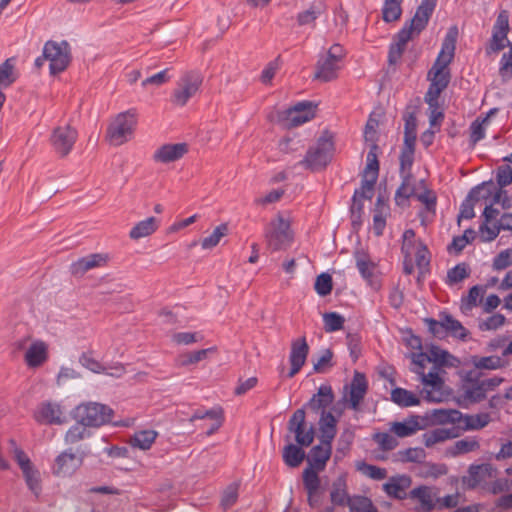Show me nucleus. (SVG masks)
Here are the masks:
<instances>
[{"label":"nucleus","mask_w":512,"mask_h":512,"mask_svg":"<svg viewBox=\"0 0 512 512\" xmlns=\"http://www.w3.org/2000/svg\"><path fill=\"white\" fill-rule=\"evenodd\" d=\"M200 86V72L196 70L184 72L177 80L176 89L172 92V104L176 107H184L198 93Z\"/></svg>","instance_id":"9b49d317"},{"label":"nucleus","mask_w":512,"mask_h":512,"mask_svg":"<svg viewBox=\"0 0 512 512\" xmlns=\"http://www.w3.org/2000/svg\"><path fill=\"white\" fill-rule=\"evenodd\" d=\"M348 507L352 512H378L374 506H372L371 500L365 497H354L353 500L348 502Z\"/></svg>","instance_id":"774afa93"},{"label":"nucleus","mask_w":512,"mask_h":512,"mask_svg":"<svg viewBox=\"0 0 512 512\" xmlns=\"http://www.w3.org/2000/svg\"><path fill=\"white\" fill-rule=\"evenodd\" d=\"M288 430L295 434V442L300 447H308L314 441V428L305 426V410L298 408L288 421Z\"/></svg>","instance_id":"dca6fc26"},{"label":"nucleus","mask_w":512,"mask_h":512,"mask_svg":"<svg viewBox=\"0 0 512 512\" xmlns=\"http://www.w3.org/2000/svg\"><path fill=\"white\" fill-rule=\"evenodd\" d=\"M323 330L328 333H334L342 329L344 317L337 312H327L323 314Z\"/></svg>","instance_id":"4d7b16f0"},{"label":"nucleus","mask_w":512,"mask_h":512,"mask_svg":"<svg viewBox=\"0 0 512 512\" xmlns=\"http://www.w3.org/2000/svg\"><path fill=\"white\" fill-rule=\"evenodd\" d=\"M420 185L423 187V191L414 194V196L418 198L421 204L425 205V211L433 215L435 213V205L437 204V196L424 185V180L420 181Z\"/></svg>","instance_id":"5fc2aeb1"},{"label":"nucleus","mask_w":512,"mask_h":512,"mask_svg":"<svg viewBox=\"0 0 512 512\" xmlns=\"http://www.w3.org/2000/svg\"><path fill=\"white\" fill-rule=\"evenodd\" d=\"M366 391L367 381L365 380V376L360 372H355L352 383H350V393H348V404H350V408L354 410L358 409V405L362 402Z\"/></svg>","instance_id":"bb28decb"},{"label":"nucleus","mask_w":512,"mask_h":512,"mask_svg":"<svg viewBox=\"0 0 512 512\" xmlns=\"http://www.w3.org/2000/svg\"><path fill=\"white\" fill-rule=\"evenodd\" d=\"M421 427L417 421V417H411L406 421L395 422L391 425V431L400 438L409 437L415 434Z\"/></svg>","instance_id":"c03bdc74"},{"label":"nucleus","mask_w":512,"mask_h":512,"mask_svg":"<svg viewBox=\"0 0 512 512\" xmlns=\"http://www.w3.org/2000/svg\"><path fill=\"white\" fill-rule=\"evenodd\" d=\"M170 79L171 75H169V69H163L142 80V88H160L162 85L167 84Z\"/></svg>","instance_id":"bf43d9fd"},{"label":"nucleus","mask_w":512,"mask_h":512,"mask_svg":"<svg viewBox=\"0 0 512 512\" xmlns=\"http://www.w3.org/2000/svg\"><path fill=\"white\" fill-rule=\"evenodd\" d=\"M14 347L15 350L24 351L22 361L31 370H37L47 362L48 344L41 339H33L30 335H26L15 340Z\"/></svg>","instance_id":"0eeeda50"},{"label":"nucleus","mask_w":512,"mask_h":512,"mask_svg":"<svg viewBox=\"0 0 512 512\" xmlns=\"http://www.w3.org/2000/svg\"><path fill=\"white\" fill-rule=\"evenodd\" d=\"M308 355V345L305 337L302 336L291 341V351H290V372H288V377H294L301 367L305 365V361L307 360Z\"/></svg>","instance_id":"412c9836"},{"label":"nucleus","mask_w":512,"mask_h":512,"mask_svg":"<svg viewBox=\"0 0 512 512\" xmlns=\"http://www.w3.org/2000/svg\"><path fill=\"white\" fill-rule=\"evenodd\" d=\"M89 425L74 424L71 428L67 429L65 435H63V443L68 446H74L91 436L89 433Z\"/></svg>","instance_id":"4c0bfd02"},{"label":"nucleus","mask_w":512,"mask_h":512,"mask_svg":"<svg viewBox=\"0 0 512 512\" xmlns=\"http://www.w3.org/2000/svg\"><path fill=\"white\" fill-rule=\"evenodd\" d=\"M320 441H332L337 434V420L330 412L323 411L320 416Z\"/></svg>","instance_id":"f704fd0d"},{"label":"nucleus","mask_w":512,"mask_h":512,"mask_svg":"<svg viewBox=\"0 0 512 512\" xmlns=\"http://www.w3.org/2000/svg\"><path fill=\"white\" fill-rule=\"evenodd\" d=\"M212 352V348L201 349L192 353H185L177 356L176 365L180 367H187L191 365H195L199 361L207 358V354Z\"/></svg>","instance_id":"603ef678"},{"label":"nucleus","mask_w":512,"mask_h":512,"mask_svg":"<svg viewBox=\"0 0 512 512\" xmlns=\"http://www.w3.org/2000/svg\"><path fill=\"white\" fill-rule=\"evenodd\" d=\"M291 222L289 219L281 215L275 217V220L270 222L268 230H266V245L272 251L283 250L291 244Z\"/></svg>","instance_id":"f8f14e48"},{"label":"nucleus","mask_w":512,"mask_h":512,"mask_svg":"<svg viewBox=\"0 0 512 512\" xmlns=\"http://www.w3.org/2000/svg\"><path fill=\"white\" fill-rule=\"evenodd\" d=\"M492 113L493 110L487 112L484 117L476 118L475 121L471 122V125H469V140H471V145H476L478 141L485 138V130L490 124V116Z\"/></svg>","instance_id":"c9c22d12"},{"label":"nucleus","mask_w":512,"mask_h":512,"mask_svg":"<svg viewBox=\"0 0 512 512\" xmlns=\"http://www.w3.org/2000/svg\"><path fill=\"white\" fill-rule=\"evenodd\" d=\"M76 140L77 131L69 124L56 126L51 132V138H49L54 153L62 158L70 154Z\"/></svg>","instance_id":"4468645a"},{"label":"nucleus","mask_w":512,"mask_h":512,"mask_svg":"<svg viewBox=\"0 0 512 512\" xmlns=\"http://www.w3.org/2000/svg\"><path fill=\"white\" fill-rule=\"evenodd\" d=\"M415 195V189L412 186V174L402 175V184L398 186L395 193L396 205H403L411 196Z\"/></svg>","instance_id":"de8ad7c7"},{"label":"nucleus","mask_w":512,"mask_h":512,"mask_svg":"<svg viewBox=\"0 0 512 512\" xmlns=\"http://www.w3.org/2000/svg\"><path fill=\"white\" fill-rule=\"evenodd\" d=\"M357 469L361 471L362 475L369 477L371 480L381 481L387 477L385 468L369 465L364 462L357 465Z\"/></svg>","instance_id":"0e129e2a"},{"label":"nucleus","mask_w":512,"mask_h":512,"mask_svg":"<svg viewBox=\"0 0 512 512\" xmlns=\"http://www.w3.org/2000/svg\"><path fill=\"white\" fill-rule=\"evenodd\" d=\"M157 229H159V220L153 216L147 217L136 222L135 226L129 230V239L138 241L151 236Z\"/></svg>","instance_id":"cd10ccee"},{"label":"nucleus","mask_w":512,"mask_h":512,"mask_svg":"<svg viewBox=\"0 0 512 512\" xmlns=\"http://www.w3.org/2000/svg\"><path fill=\"white\" fill-rule=\"evenodd\" d=\"M456 43V28L450 29L446 37H444L441 51L437 54L436 62L432 68L428 70L427 79L430 81L428 85L425 99L433 101L438 99L440 94L447 88L451 80V74L447 66L453 61L454 44Z\"/></svg>","instance_id":"f257e3e1"},{"label":"nucleus","mask_w":512,"mask_h":512,"mask_svg":"<svg viewBox=\"0 0 512 512\" xmlns=\"http://www.w3.org/2000/svg\"><path fill=\"white\" fill-rule=\"evenodd\" d=\"M157 438V432L153 429L140 430L133 434L129 444L131 447L139 450H149L152 447L153 442Z\"/></svg>","instance_id":"58836bf2"},{"label":"nucleus","mask_w":512,"mask_h":512,"mask_svg":"<svg viewBox=\"0 0 512 512\" xmlns=\"http://www.w3.org/2000/svg\"><path fill=\"white\" fill-rule=\"evenodd\" d=\"M321 470H315L314 468L304 469L302 473V479H304V487H306L307 495L312 497L319 489V477L317 472Z\"/></svg>","instance_id":"13d9d810"},{"label":"nucleus","mask_w":512,"mask_h":512,"mask_svg":"<svg viewBox=\"0 0 512 512\" xmlns=\"http://www.w3.org/2000/svg\"><path fill=\"white\" fill-rule=\"evenodd\" d=\"M42 59L49 62V72L56 75L63 72L70 63V46L67 42L49 40L42 49Z\"/></svg>","instance_id":"9d476101"},{"label":"nucleus","mask_w":512,"mask_h":512,"mask_svg":"<svg viewBox=\"0 0 512 512\" xmlns=\"http://www.w3.org/2000/svg\"><path fill=\"white\" fill-rule=\"evenodd\" d=\"M411 358L412 367L411 371L420 376L421 385H423V398L427 402L441 403L447 397V393L444 390V380L438 375V367L434 366V369L424 372V367L432 360L429 359L428 354L424 352H413L409 354Z\"/></svg>","instance_id":"7ed1b4c3"},{"label":"nucleus","mask_w":512,"mask_h":512,"mask_svg":"<svg viewBox=\"0 0 512 512\" xmlns=\"http://www.w3.org/2000/svg\"><path fill=\"white\" fill-rule=\"evenodd\" d=\"M465 416L456 409H434L430 411V422L435 425H457L460 424L461 418Z\"/></svg>","instance_id":"2f4dec72"},{"label":"nucleus","mask_w":512,"mask_h":512,"mask_svg":"<svg viewBox=\"0 0 512 512\" xmlns=\"http://www.w3.org/2000/svg\"><path fill=\"white\" fill-rule=\"evenodd\" d=\"M333 155V141L328 132H323L322 136L316 140V144L307 150L306 156L300 161V166L311 172L321 171L330 163Z\"/></svg>","instance_id":"39448f33"},{"label":"nucleus","mask_w":512,"mask_h":512,"mask_svg":"<svg viewBox=\"0 0 512 512\" xmlns=\"http://www.w3.org/2000/svg\"><path fill=\"white\" fill-rule=\"evenodd\" d=\"M409 497L420 503L421 512H430L435 508V495L431 492V488L427 486H419L412 489Z\"/></svg>","instance_id":"72a5a7b5"},{"label":"nucleus","mask_w":512,"mask_h":512,"mask_svg":"<svg viewBox=\"0 0 512 512\" xmlns=\"http://www.w3.org/2000/svg\"><path fill=\"white\" fill-rule=\"evenodd\" d=\"M408 487H410V478L406 475L393 476L382 485L387 496L400 500L405 499V491Z\"/></svg>","instance_id":"a878e982"},{"label":"nucleus","mask_w":512,"mask_h":512,"mask_svg":"<svg viewBox=\"0 0 512 512\" xmlns=\"http://www.w3.org/2000/svg\"><path fill=\"white\" fill-rule=\"evenodd\" d=\"M113 410L98 402L81 403L76 407V424L90 427H100L111 421Z\"/></svg>","instance_id":"6e6552de"},{"label":"nucleus","mask_w":512,"mask_h":512,"mask_svg":"<svg viewBox=\"0 0 512 512\" xmlns=\"http://www.w3.org/2000/svg\"><path fill=\"white\" fill-rule=\"evenodd\" d=\"M86 455H88V451L82 447L76 449L72 447L67 448L54 457L51 472H53V475L56 477H71L81 468Z\"/></svg>","instance_id":"1a4fd4ad"},{"label":"nucleus","mask_w":512,"mask_h":512,"mask_svg":"<svg viewBox=\"0 0 512 512\" xmlns=\"http://www.w3.org/2000/svg\"><path fill=\"white\" fill-rule=\"evenodd\" d=\"M378 146L371 144L370 152L366 155V167L362 172V179H378Z\"/></svg>","instance_id":"37998d69"},{"label":"nucleus","mask_w":512,"mask_h":512,"mask_svg":"<svg viewBox=\"0 0 512 512\" xmlns=\"http://www.w3.org/2000/svg\"><path fill=\"white\" fill-rule=\"evenodd\" d=\"M187 152H189V146L185 142L163 144L152 152V161L161 165H169L184 158Z\"/></svg>","instance_id":"a211bd4d"},{"label":"nucleus","mask_w":512,"mask_h":512,"mask_svg":"<svg viewBox=\"0 0 512 512\" xmlns=\"http://www.w3.org/2000/svg\"><path fill=\"white\" fill-rule=\"evenodd\" d=\"M471 365L476 370H496L506 365L501 357L499 356H473L471 357Z\"/></svg>","instance_id":"49530a36"},{"label":"nucleus","mask_w":512,"mask_h":512,"mask_svg":"<svg viewBox=\"0 0 512 512\" xmlns=\"http://www.w3.org/2000/svg\"><path fill=\"white\" fill-rule=\"evenodd\" d=\"M330 454L331 441L320 440V444L314 446L313 449H311V453H309V459H307L309 467L307 468L323 471L326 462L330 459Z\"/></svg>","instance_id":"b1692460"},{"label":"nucleus","mask_w":512,"mask_h":512,"mask_svg":"<svg viewBox=\"0 0 512 512\" xmlns=\"http://www.w3.org/2000/svg\"><path fill=\"white\" fill-rule=\"evenodd\" d=\"M437 0H423L420 6L416 9V14L412 16L411 22L404 25L400 32L396 34V42L389 46V54H387V61L389 64L395 65L401 58L405 45L412 39V36L421 33V31L428 24L429 17L435 9Z\"/></svg>","instance_id":"f03ea898"},{"label":"nucleus","mask_w":512,"mask_h":512,"mask_svg":"<svg viewBox=\"0 0 512 512\" xmlns=\"http://www.w3.org/2000/svg\"><path fill=\"white\" fill-rule=\"evenodd\" d=\"M326 12V4L323 0H314L306 10L298 12V26H313L315 20Z\"/></svg>","instance_id":"c85d7f7f"},{"label":"nucleus","mask_w":512,"mask_h":512,"mask_svg":"<svg viewBox=\"0 0 512 512\" xmlns=\"http://www.w3.org/2000/svg\"><path fill=\"white\" fill-rule=\"evenodd\" d=\"M491 390H493V388L464 383V398L468 399L469 402L479 403L485 399L486 393Z\"/></svg>","instance_id":"6e6d98bb"},{"label":"nucleus","mask_w":512,"mask_h":512,"mask_svg":"<svg viewBox=\"0 0 512 512\" xmlns=\"http://www.w3.org/2000/svg\"><path fill=\"white\" fill-rule=\"evenodd\" d=\"M391 401L401 408H410L419 405V397L411 391L400 387L391 390Z\"/></svg>","instance_id":"e433bc0d"},{"label":"nucleus","mask_w":512,"mask_h":512,"mask_svg":"<svg viewBox=\"0 0 512 512\" xmlns=\"http://www.w3.org/2000/svg\"><path fill=\"white\" fill-rule=\"evenodd\" d=\"M16 72L13 58H6L5 62L0 64V89H6L15 83Z\"/></svg>","instance_id":"09e8293b"},{"label":"nucleus","mask_w":512,"mask_h":512,"mask_svg":"<svg viewBox=\"0 0 512 512\" xmlns=\"http://www.w3.org/2000/svg\"><path fill=\"white\" fill-rule=\"evenodd\" d=\"M33 419L40 425H62L66 422L63 407L59 403L44 401L33 412Z\"/></svg>","instance_id":"2eb2a0df"},{"label":"nucleus","mask_w":512,"mask_h":512,"mask_svg":"<svg viewBox=\"0 0 512 512\" xmlns=\"http://www.w3.org/2000/svg\"><path fill=\"white\" fill-rule=\"evenodd\" d=\"M136 128V110L121 112L110 121L106 129V140L114 147H119L132 139Z\"/></svg>","instance_id":"20e7f679"},{"label":"nucleus","mask_w":512,"mask_h":512,"mask_svg":"<svg viewBox=\"0 0 512 512\" xmlns=\"http://www.w3.org/2000/svg\"><path fill=\"white\" fill-rule=\"evenodd\" d=\"M305 458V452L300 447L288 444L282 449V461L290 468L298 467Z\"/></svg>","instance_id":"79ce46f5"},{"label":"nucleus","mask_w":512,"mask_h":512,"mask_svg":"<svg viewBox=\"0 0 512 512\" xmlns=\"http://www.w3.org/2000/svg\"><path fill=\"white\" fill-rule=\"evenodd\" d=\"M512 75V44L508 46V52L503 53L500 61V77L503 81L511 79Z\"/></svg>","instance_id":"338daca9"},{"label":"nucleus","mask_w":512,"mask_h":512,"mask_svg":"<svg viewBox=\"0 0 512 512\" xmlns=\"http://www.w3.org/2000/svg\"><path fill=\"white\" fill-rule=\"evenodd\" d=\"M493 468L490 464L469 466L468 475L464 476L462 483L468 489H474L492 477Z\"/></svg>","instance_id":"5701e85b"},{"label":"nucleus","mask_w":512,"mask_h":512,"mask_svg":"<svg viewBox=\"0 0 512 512\" xmlns=\"http://www.w3.org/2000/svg\"><path fill=\"white\" fill-rule=\"evenodd\" d=\"M512 265V249L507 248L496 257H494V260H492V270L494 271H503L507 267H510Z\"/></svg>","instance_id":"69168bd1"},{"label":"nucleus","mask_w":512,"mask_h":512,"mask_svg":"<svg viewBox=\"0 0 512 512\" xmlns=\"http://www.w3.org/2000/svg\"><path fill=\"white\" fill-rule=\"evenodd\" d=\"M107 263V255L103 253H93L82 257L71 264L72 276L81 277L90 269L104 267Z\"/></svg>","instance_id":"4be33fe9"},{"label":"nucleus","mask_w":512,"mask_h":512,"mask_svg":"<svg viewBox=\"0 0 512 512\" xmlns=\"http://www.w3.org/2000/svg\"><path fill=\"white\" fill-rule=\"evenodd\" d=\"M508 11L502 10L492 26L491 43H489V52H499L506 47V35H508Z\"/></svg>","instance_id":"6ab92c4d"},{"label":"nucleus","mask_w":512,"mask_h":512,"mask_svg":"<svg viewBox=\"0 0 512 512\" xmlns=\"http://www.w3.org/2000/svg\"><path fill=\"white\" fill-rule=\"evenodd\" d=\"M490 422V416L487 413L477 415H464L460 420V429L462 431L481 430Z\"/></svg>","instance_id":"ea45409f"},{"label":"nucleus","mask_w":512,"mask_h":512,"mask_svg":"<svg viewBox=\"0 0 512 512\" xmlns=\"http://www.w3.org/2000/svg\"><path fill=\"white\" fill-rule=\"evenodd\" d=\"M458 437V429L456 428H436L421 435V441L427 448H432L437 444L444 443L449 439Z\"/></svg>","instance_id":"393cba45"},{"label":"nucleus","mask_w":512,"mask_h":512,"mask_svg":"<svg viewBox=\"0 0 512 512\" xmlns=\"http://www.w3.org/2000/svg\"><path fill=\"white\" fill-rule=\"evenodd\" d=\"M420 249H426L421 241L415 239V233L412 229H407L402 235V254L404 258L412 257V253L419 252Z\"/></svg>","instance_id":"a18cd8bd"},{"label":"nucleus","mask_w":512,"mask_h":512,"mask_svg":"<svg viewBox=\"0 0 512 512\" xmlns=\"http://www.w3.org/2000/svg\"><path fill=\"white\" fill-rule=\"evenodd\" d=\"M482 190H485V188ZM478 197H480V201H482V200L486 201L488 198L492 197L491 203H489L487 205L500 204L501 207H503V209L509 208L508 195L506 194V191H504L502 189L496 190L495 193H492L491 190L487 189V191H485L484 194H482V193L478 194Z\"/></svg>","instance_id":"052dcab7"},{"label":"nucleus","mask_w":512,"mask_h":512,"mask_svg":"<svg viewBox=\"0 0 512 512\" xmlns=\"http://www.w3.org/2000/svg\"><path fill=\"white\" fill-rule=\"evenodd\" d=\"M490 186V182H484L482 184L476 185L475 188L469 191L468 197L466 200L460 204V212H459V221L461 220H471L474 217V203L479 201V191L484 187Z\"/></svg>","instance_id":"473e14b6"},{"label":"nucleus","mask_w":512,"mask_h":512,"mask_svg":"<svg viewBox=\"0 0 512 512\" xmlns=\"http://www.w3.org/2000/svg\"><path fill=\"white\" fill-rule=\"evenodd\" d=\"M355 267L357 271L361 273L362 279L366 280V283L373 288V290L379 289V281L376 276V264L371 261V258L363 251H355Z\"/></svg>","instance_id":"aec40b11"},{"label":"nucleus","mask_w":512,"mask_h":512,"mask_svg":"<svg viewBox=\"0 0 512 512\" xmlns=\"http://www.w3.org/2000/svg\"><path fill=\"white\" fill-rule=\"evenodd\" d=\"M10 446H12V454H14L15 462H17V465L21 468L22 476H24V480H26V485L30 487L31 492L38 494V471L32 467L31 460H29V457L16 445L15 440L10 439Z\"/></svg>","instance_id":"f3484780"},{"label":"nucleus","mask_w":512,"mask_h":512,"mask_svg":"<svg viewBox=\"0 0 512 512\" xmlns=\"http://www.w3.org/2000/svg\"><path fill=\"white\" fill-rule=\"evenodd\" d=\"M351 500H353V498L348 499L346 496V490L344 489V481L342 479H338V481L332 484V490H330V502L337 505H344Z\"/></svg>","instance_id":"e2e57ef3"},{"label":"nucleus","mask_w":512,"mask_h":512,"mask_svg":"<svg viewBox=\"0 0 512 512\" xmlns=\"http://www.w3.org/2000/svg\"><path fill=\"white\" fill-rule=\"evenodd\" d=\"M401 2L403 0H384V7H382V20L394 22L401 16Z\"/></svg>","instance_id":"864d4df0"},{"label":"nucleus","mask_w":512,"mask_h":512,"mask_svg":"<svg viewBox=\"0 0 512 512\" xmlns=\"http://www.w3.org/2000/svg\"><path fill=\"white\" fill-rule=\"evenodd\" d=\"M312 119H314V104L310 101H301L279 112V123L286 129L301 126Z\"/></svg>","instance_id":"ddd939ff"},{"label":"nucleus","mask_w":512,"mask_h":512,"mask_svg":"<svg viewBox=\"0 0 512 512\" xmlns=\"http://www.w3.org/2000/svg\"><path fill=\"white\" fill-rule=\"evenodd\" d=\"M479 449V441L476 436H467L455 441L446 449V456L455 458L463 454L474 453Z\"/></svg>","instance_id":"7c9ffc66"},{"label":"nucleus","mask_w":512,"mask_h":512,"mask_svg":"<svg viewBox=\"0 0 512 512\" xmlns=\"http://www.w3.org/2000/svg\"><path fill=\"white\" fill-rule=\"evenodd\" d=\"M344 50L338 44L330 46L327 52L323 53L316 61V70H314L313 79L322 83H327L337 79L339 70L342 67Z\"/></svg>","instance_id":"423d86ee"},{"label":"nucleus","mask_w":512,"mask_h":512,"mask_svg":"<svg viewBox=\"0 0 512 512\" xmlns=\"http://www.w3.org/2000/svg\"><path fill=\"white\" fill-rule=\"evenodd\" d=\"M332 402L333 392H331L330 385H322L318 388V392L307 401L306 407L313 412H324V409L328 408Z\"/></svg>","instance_id":"c756f323"},{"label":"nucleus","mask_w":512,"mask_h":512,"mask_svg":"<svg viewBox=\"0 0 512 512\" xmlns=\"http://www.w3.org/2000/svg\"><path fill=\"white\" fill-rule=\"evenodd\" d=\"M441 323H443L444 330L453 337L463 340L467 337V330L460 324V321L454 319L450 315L441 316Z\"/></svg>","instance_id":"3c124183"},{"label":"nucleus","mask_w":512,"mask_h":512,"mask_svg":"<svg viewBox=\"0 0 512 512\" xmlns=\"http://www.w3.org/2000/svg\"><path fill=\"white\" fill-rule=\"evenodd\" d=\"M226 234H228V226L225 223L216 226L211 234L200 240V248L204 250L215 248L216 245L219 244V241L226 236Z\"/></svg>","instance_id":"8fccbe9b"},{"label":"nucleus","mask_w":512,"mask_h":512,"mask_svg":"<svg viewBox=\"0 0 512 512\" xmlns=\"http://www.w3.org/2000/svg\"><path fill=\"white\" fill-rule=\"evenodd\" d=\"M506 322V318L502 314H492L490 317H487L478 322V330L480 331H496L501 328Z\"/></svg>","instance_id":"680f3d73"},{"label":"nucleus","mask_w":512,"mask_h":512,"mask_svg":"<svg viewBox=\"0 0 512 512\" xmlns=\"http://www.w3.org/2000/svg\"><path fill=\"white\" fill-rule=\"evenodd\" d=\"M428 358L434 361V365L443 367H455L458 361L449 352L437 347L432 346L428 350Z\"/></svg>","instance_id":"a19ab883"}]
</instances>
